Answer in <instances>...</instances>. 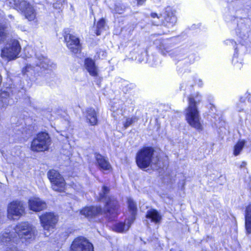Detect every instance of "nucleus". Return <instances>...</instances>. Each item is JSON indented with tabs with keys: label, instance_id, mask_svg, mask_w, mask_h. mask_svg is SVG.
<instances>
[{
	"label": "nucleus",
	"instance_id": "nucleus-1",
	"mask_svg": "<svg viewBox=\"0 0 251 251\" xmlns=\"http://www.w3.org/2000/svg\"><path fill=\"white\" fill-rule=\"evenodd\" d=\"M14 230V231L3 233L0 240L4 244L17 243L20 239L22 242L33 240L37 233L35 227L28 222L18 224Z\"/></svg>",
	"mask_w": 251,
	"mask_h": 251
},
{
	"label": "nucleus",
	"instance_id": "nucleus-41",
	"mask_svg": "<svg viewBox=\"0 0 251 251\" xmlns=\"http://www.w3.org/2000/svg\"><path fill=\"white\" fill-rule=\"evenodd\" d=\"M240 101H241V103H243L244 102V100H242V98H241Z\"/></svg>",
	"mask_w": 251,
	"mask_h": 251
},
{
	"label": "nucleus",
	"instance_id": "nucleus-35",
	"mask_svg": "<svg viewBox=\"0 0 251 251\" xmlns=\"http://www.w3.org/2000/svg\"><path fill=\"white\" fill-rule=\"evenodd\" d=\"M244 107H243L242 103L241 104V107H240L239 105H238V106H237V110L240 112L243 111L244 110Z\"/></svg>",
	"mask_w": 251,
	"mask_h": 251
},
{
	"label": "nucleus",
	"instance_id": "nucleus-14",
	"mask_svg": "<svg viewBox=\"0 0 251 251\" xmlns=\"http://www.w3.org/2000/svg\"><path fill=\"white\" fill-rule=\"evenodd\" d=\"M29 209L35 212H38L45 209L47 205L46 202L38 198L31 199L28 201Z\"/></svg>",
	"mask_w": 251,
	"mask_h": 251
},
{
	"label": "nucleus",
	"instance_id": "nucleus-10",
	"mask_svg": "<svg viewBox=\"0 0 251 251\" xmlns=\"http://www.w3.org/2000/svg\"><path fill=\"white\" fill-rule=\"evenodd\" d=\"M39 219L44 229L47 231L53 229L58 221L57 216L51 212L40 216Z\"/></svg>",
	"mask_w": 251,
	"mask_h": 251
},
{
	"label": "nucleus",
	"instance_id": "nucleus-39",
	"mask_svg": "<svg viewBox=\"0 0 251 251\" xmlns=\"http://www.w3.org/2000/svg\"><path fill=\"white\" fill-rule=\"evenodd\" d=\"M198 84L199 86H202V81H201V79H199V82H198Z\"/></svg>",
	"mask_w": 251,
	"mask_h": 251
},
{
	"label": "nucleus",
	"instance_id": "nucleus-9",
	"mask_svg": "<svg viewBox=\"0 0 251 251\" xmlns=\"http://www.w3.org/2000/svg\"><path fill=\"white\" fill-rule=\"evenodd\" d=\"M71 249L72 251H94L93 245L82 237H78L74 239Z\"/></svg>",
	"mask_w": 251,
	"mask_h": 251
},
{
	"label": "nucleus",
	"instance_id": "nucleus-17",
	"mask_svg": "<svg viewBox=\"0 0 251 251\" xmlns=\"http://www.w3.org/2000/svg\"><path fill=\"white\" fill-rule=\"evenodd\" d=\"M95 159L97 164L100 169L103 170H109L111 168V166L108 161L101 154L96 153Z\"/></svg>",
	"mask_w": 251,
	"mask_h": 251
},
{
	"label": "nucleus",
	"instance_id": "nucleus-3",
	"mask_svg": "<svg viewBox=\"0 0 251 251\" xmlns=\"http://www.w3.org/2000/svg\"><path fill=\"white\" fill-rule=\"evenodd\" d=\"M201 99L197 96L196 98L189 97V105L186 110V119L188 124L193 127L201 131L202 130V126L200 121V116L197 104Z\"/></svg>",
	"mask_w": 251,
	"mask_h": 251
},
{
	"label": "nucleus",
	"instance_id": "nucleus-19",
	"mask_svg": "<svg viewBox=\"0 0 251 251\" xmlns=\"http://www.w3.org/2000/svg\"><path fill=\"white\" fill-rule=\"evenodd\" d=\"M85 67L90 75L94 76L98 75V68L93 60L90 58L85 59Z\"/></svg>",
	"mask_w": 251,
	"mask_h": 251
},
{
	"label": "nucleus",
	"instance_id": "nucleus-30",
	"mask_svg": "<svg viewBox=\"0 0 251 251\" xmlns=\"http://www.w3.org/2000/svg\"><path fill=\"white\" fill-rule=\"evenodd\" d=\"M105 24V20L103 19H100L97 23L96 34L97 35L100 34L102 29L104 27Z\"/></svg>",
	"mask_w": 251,
	"mask_h": 251
},
{
	"label": "nucleus",
	"instance_id": "nucleus-43",
	"mask_svg": "<svg viewBox=\"0 0 251 251\" xmlns=\"http://www.w3.org/2000/svg\"><path fill=\"white\" fill-rule=\"evenodd\" d=\"M227 2H229L230 1V0H227Z\"/></svg>",
	"mask_w": 251,
	"mask_h": 251
},
{
	"label": "nucleus",
	"instance_id": "nucleus-42",
	"mask_svg": "<svg viewBox=\"0 0 251 251\" xmlns=\"http://www.w3.org/2000/svg\"><path fill=\"white\" fill-rule=\"evenodd\" d=\"M9 17L10 18H13V16H12V15H10L9 16Z\"/></svg>",
	"mask_w": 251,
	"mask_h": 251
},
{
	"label": "nucleus",
	"instance_id": "nucleus-36",
	"mask_svg": "<svg viewBox=\"0 0 251 251\" xmlns=\"http://www.w3.org/2000/svg\"><path fill=\"white\" fill-rule=\"evenodd\" d=\"M151 17L153 18H160V17H158L157 14L155 13H151Z\"/></svg>",
	"mask_w": 251,
	"mask_h": 251
},
{
	"label": "nucleus",
	"instance_id": "nucleus-23",
	"mask_svg": "<svg viewBox=\"0 0 251 251\" xmlns=\"http://www.w3.org/2000/svg\"><path fill=\"white\" fill-rule=\"evenodd\" d=\"M9 38V33L5 25L0 24V44L7 41Z\"/></svg>",
	"mask_w": 251,
	"mask_h": 251
},
{
	"label": "nucleus",
	"instance_id": "nucleus-27",
	"mask_svg": "<svg viewBox=\"0 0 251 251\" xmlns=\"http://www.w3.org/2000/svg\"><path fill=\"white\" fill-rule=\"evenodd\" d=\"M244 141H239L234 146V154L237 156L239 154L245 146Z\"/></svg>",
	"mask_w": 251,
	"mask_h": 251
},
{
	"label": "nucleus",
	"instance_id": "nucleus-20",
	"mask_svg": "<svg viewBox=\"0 0 251 251\" xmlns=\"http://www.w3.org/2000/svg\"><path fill=\"white\" fill-rule=\"evenodd\" d=\"M86 116L87 120L89 122L91 125L94 126L97 125L98 122L97 117L95 109L92 108H88L86 110Z\"/></svg>",
	"mask_w": 251,
	"mask_h": 251
},
{
	"label": "nucleus",
	"instance_id": "nucleus-11",
	"mask_svg": "<svg viewBox=\"0 0 251 251\" xmlns=\"http://www.w3.org/2000/svg\"><path fill=\"white\" fill-rule=\"evenodd\" d=\"M64 37L67 47L72 52L76 53L80 51V45L77 37L68 33L67 30L64 32Z\"/></svg>",
	"mask_w": 251,
	"mask_h": 251
},
{
	"label": "nucleus",
	"instance_id": "nucleus-15",
	"mask_svg": "<svg viewBox=\"0 0 251 251\" xmlns=\"http://www.w3.org/2000/svg\"><path fill=\"white\" fill-rule=\"evenodd\" d=\"M102 212V209L100 207L91 206L84 208L80 211V213L86 217L92 218Z\"/></svg>",
	"mask_w": 251,
	"mask_h": 251
},
{
	"label": "nucleus",
	"instance_id": "nucleus-8",
	"mask_svg": "<svg viewBox=\"0 0 251 251\" xmlns=\"http://www.w3.org/2000/svg\"><path fill=\"white\" fill-rule=\"evenodd\" d=\"M15 5L28 21H31L35 19L36 13L33 7L25 0L15 1Z\"/></svg>",
	"mask_w": 251,
	"mask_h": 251
},
{
	"label": "nucleus",
	"instance_id": "nucleus-38",
	"mask_svg": "<svg viewBox=\"0 0 251 251\" xmlns=\"http://www.w3.org/2000/svg\"><path fill=\"white\" fill-rule=\"evenodd\" d=\"M246 164H247V163H246V162H244V161L242 162L241 163V164L240 166V168H243V167H245Z\"/></svg>",
	"mask_w": 251,
	"mask_h": 251
},
{
	"label": "nucleus",
	"instance_id": "nucleus-26",
	"mask_svg": "<svg viewBox=\"0 0 251 251\" xmlns=\"http://www.w3.org/2000/svg\"><path fill=\"white\" fill-rule=\"evenodd\" d=\"M128 206L129 210L131 212L132 220H134L133 217H134L135 214L136 212L137 207L135 202L130 198L127 200Z\"/></svg>",
	"mask_w": 251,
	"mask_h": 251
},
{
	"label": "nucleus",
	"instance_id": "nucleus-6",
	"mask_svg": "<svg viewBox=\"0 0 251 251\" xmlns=\"http://www.w3.org/2000/svg\"><path fill=\"white\" fill-rule=\"evenodd\" d=\"M154 150L152 148L145 147L140 150L136 156V162L141 169H145L151 164Z\"/></svg>",
	"mask_w": 251,
	"mask_h": 251
},
{
	"label": "nucleus",
	"instance_id": "nucleus-33",
	"mask_svg": "<svg viewBox=\"0 0 251 251\" xmlns=\"http://www.w3.org/2000/svg\"><path fill=\"white\" fill-rule=\"evenodd\" d=\"M226 45H232L233 47L236 45V43L233 40H227L226 41Z\"/></svg>",
	"mask_w": 251,
	"mask_h": 251
},
{
	"label": "nucleus",
	"instance_id": "nucleus-32",
	"mask_svg": "<svg viewBox=\"0 0 251 251\" xmlns=\"http://www.w3.org/2000/svg\"><path fill=\"white\" fill-rule=\"evenodd\" d=\"M1 242H2L1 241ZM2 244H3L4 245H6V246H12V247H7L5 250V251H17V248L16 247H15L14 244L15 243H12L11 244H9V243H8L7 244H4L2 242H1Z\"/></svg>",
	"mask_w": 251,
	"mask_h": 251
},
{
	"label": "nucleus",
	"instance_id": "nucleus-16",
	"mask_svg": "<svg viewBox=\"0 0 251 251\" xmlns=\"http://www.w3.org/2000/svg\"><path fill=\"white\" fill-rule=\"evenodd\" d=\"M146 217L150 220L151 222L156 224H159L162 220L161 215L154 209H151L147 211Z\"/></svg>",
	"mask_w": 251,
	"mask_h": 251
},
{
	"label": "nucleus",
	"instance_id": "nucleus-5",
	"mask_svg": "<svg viewBox=\"0 0 251 251\" xmlns=\"http://www.w3.org/2000/svg\"><path fill=\"white\" fill-rule=\"evenodd\" d=\"M21 46L19 42L16 40H11L7 42L1 49V57L7 61L16 58L21 51Z\"/></svg>",
	"mask_w": 251,
	"mask_h": 251
},
{
	"label": "nucleus",
	"instance_id": "nucleus-40",
	"mask_svg": "<svg viewBox=\"0 0 251 251\" xmlns=\"http://www.w3.org/2000/svg\"><path fill=\"white\" fill-rule=\"evenodd\" d=\"M49 234H48V233H47V232H45V235L46 236H48L49 235Z\"/></svg>",
	"mask_w": 251,
	"mask_h": 251
},
{
	"label": "nucleus",
	"instance_id": "nucleus-25",
	"mask_svg": "<svg viewBox=\"0 0 251 251\" xmlns=\"http://www.w3.org/2000/svg\"><path fill=\"white\" fill-rule=\"evenodd\" d=\"M126 8V6L123 3L117 2L114 6V9L112 10V12L114 14H122L124 13Z\"/></svg>",
	"mask_w": 251,
	"mask_h": 251
},
{
	"label": "nucleus",
	"instance_id": "nucleus-21",
	"mask_svg": "<svg viewBox=\"0 0 251 251\" xmlns=\"http://www.w3.org/2000/svg\"><path fill=\"white\" fill-rule=\"evenodd\" d=\"M176 22V17L172 13H169L164 17V21L162 23V24L168 28H170L173 26Z\"/></svg>",
	"mask_w": 251,
	"mask_h": 251
},
{
	"label": "nucleus",
	"instance_id": "nucleus-12",
	"mask_svg": "<svg viewBox=\"0 0 251 251\" xmlns=\"http://www.w3.org/2000/svg\"><path fill=\"white\" fill-rule=\"evenodd\" d=\"M25 209L21 201H14L11 202L8 208V218L14 219V217H20L24 212Z\"/></svg>",
	"mask_w": 251,
	"mask_h": 251
},
{
	"label": "nucleus",
	"instance_id": "nucleus-34",
	"mask_svg": "<svg viewBox=\"0 0 251 251\" xmlns=\"http://www.w3.org/2000/svg\"><path fill=\"white\" fill-rule=\"evenodd\" d=\"M99 56L101 55L102 57H105L106 56V52L103 50L100 51L99 52Z\"/></svg>",
	"mask_w": 251,
	"mask_h": 251
},
{
	"label": "nucleus",
	"instance_id": "nucleus-24",
	"mask_svg": "<svg viewBox=\"0 0 251 251\" xmlns=\"http://www.w3.org/2000/svg\"><path fill=\"white\" fill-rule=\"evenodd\" d=\"M132 222H133V220H131L130 222H128L127 224L123 223H116L114 226V229L118 232L126 231L129 229Z\"/></svg>",
	"mask_w": 251,
	"mask_h": 251
},
{
	"label": "nucleus",
	"instance_id": "nucleus-28",
	"mask_svg": "<svg viewBox=\"0 0 251 251\" xmlns=\"http://www.w3.org/2000/svg\"><path fill=\"white\" fill-rule=\"evenodd\" d=\"M122 102L118 101V102H113L111 104V110L113 112L116 111H122Z\"/></svg>",
	"mask_w": 251,
	"mask_h": 251
},
{
	"label": "nucleus",
	"instance_id": "nucleus-31",
	"mask_svg": "<svg viewBox=\"0 0 251 251\" xmlns=\"http://www.w3.org/2000/svg\"><path fill=\"white\" fill-rule=\"evenodd\" d=\"M137 119L135 117L128 118L126 119V122L124 124V127L126 128L127 127L131 125L133 123L137 121Z\"/></svg>",
	"mask_w": 251,
	"mask_h": 251
},
{
	"label": "nucleus",
	"instance_id": "nucleus-7",
	"mask_svg": "<svg viewBox=\"0 0 251 251\" xmlns=\"http://www.w3.org/2000/svg\"><path fill=\"white\" fill-rule=\"evenodd\" d=\"M48 177L51 183V188L55 191L62 192L64 190L66 183L59 173L51 170L48 172Z\"/></svg>",
	"mask_w": 251,
	"mask_h": 251
},
{
	"label": "nucleus",
	"instance_id": "nucleus-29",
	"mask_svg": "<svg viewBox=\"0 0 251 251\" xmlns=\"http://www.w3.org/2000/svg\"><path fill=\"white\" fill-rule=\"evenodd\" d=\"M235 51L237 52V48L235 49ZM232 64L237 69H240L242 66V62L241 61H239L238 60V55L237 54V52L234 54L233 59H232Z\"/></svg>",
	"mask_w": 251,
	"mask_h": 251
},
{
	"label": "nucleus",
	"instance_id": "nucleus-18",
	"mask_svg": "<svg viewBox=\"0 0 251 251\" xmlns=\"http://www.w3.org/2000/svg\"><path fill=\"white\" fill-rule=\"evenodd\" d=\"M245 226L246 234H251V204H249L245 210Z\"/></svg>",
	"mask_w": 251,
	"mask_h": 251
},
{
	"label": "nucleus",
	"instance_id": "nucleus-22",
	"mask_svg": "<svg viewBox=\"0 0 251 251\" xmlns=\"http://www.w3.org/2000/svg\"><path fill=\"white\" fill-rule=\"evenodd\" d=\"M9 97V94L7 92L3 91L0 93V112H2L8 105Z\"/></svg>",
	"mask_w": 251,
	"mask_h": 251
},
{
	"label": "nucleus",
	"instance_id": "nucleus-4",
	"mask_svg": "<svg viewBox=\"0 0 251 251\" xmlns=\"http://www.w3.org/2000/svg\"><path fill=\"white\" fill-rule=\"evenodd\" d=\"M51 144V139L49 134L41 132L36 135L33 139L30 149L35 152L44 151L49 149Z\"/></svg>",
	"mask_w": 251,
	"mask_h": 251
},
{
	"label": "nucleus",
	"instance_id": "nucleus-37",
	"mask_svg": "<svg viewBox=\"0 0 251 251\" xmlns=\"http://www.w3.org/2000/svg\"><path fill=\"white\" fill-rule=\"evenodd\" d=\"M137 3L139 5L143 4L146 0H137Z\"/></svg>",
	"mask_w": 251,
	"mask_h": 251
},
{
	"label": "nucleus",
	"instance_id": "nucleus-13",
	"mask_svg": "<svg viewBox=\"0 0 251 251\" xmlns=\"http://www.w3.org/2000/svg\"><path fill=\"white\" fill-rule=\"evenodd\" d=\"M35 70L39 71V68L43 70H48L51 68L52 64H50L48 58L41 54H36Z\"/></svg>",
	"mask_w": 251,
	"mask_h": 251
},
{
	"label": "nucleus",
	"instance_id": "nucleus-2",
	"mask_svg": "<svg viewBox=\"0 0 251 251\" xmlns=\"http://www.w3.org/2000/svg\"><path fill=\"white\" fill-rule=\"evenodd\" d=\"M109 192V189L106 186H103L102 192L100 193L99 200H104L105 204L103 211L107 218L112 221L119 214V205L114 197L108 196Z\"/></svg>",
	"mask_w": 251,
	"mask_h": 251
}]
</instances>
